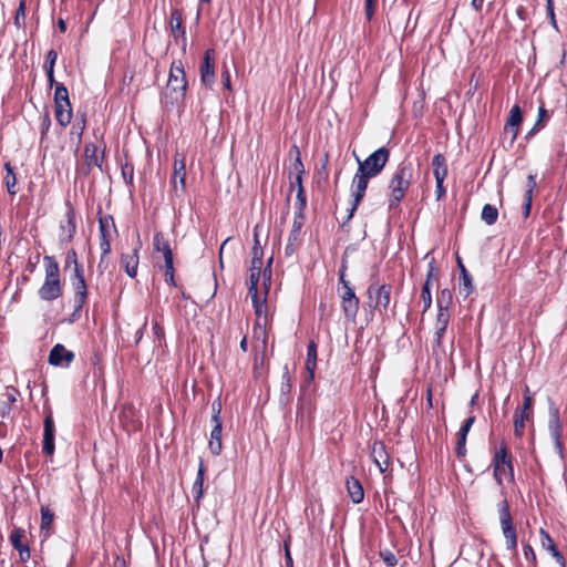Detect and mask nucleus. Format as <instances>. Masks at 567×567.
I'll return each instance as SVG.
<instances>
[{
	"mask_svg": "<svg viewBox=\"0 0 567 567\" xmlns=\"http://www.w3.org/2000/svg\"><path fill=\"white\" fill-rule=\"evenodd\" d=\"M55 104V118L61 126H66L70 124L72 120V107L71 103L69 106H65L63 103H54Z\"/></svg>",
	"mask_w": 567,
	"mask_h": 567,
	"instance_id": "c756f323",
	"label": "nucleus"
},
{
	"mask_svg": "<svg viewBox=\"0 0 567 567\" xmlns=\"http://www.w3.org/2000/svg\"><path fill=\"white\" fill-rule=\"evenodd\" d=\"M214 50L207 49L204 53V61L200 66V81L206 87L215 83V65L213 62Z\"/></svg>",
	"mask_w": 567,
	"mask_h": 567,
	"instance_id": "dca6fc26",
	"label": "nucleus"
},
{
	"mask_svg": "<svg viewBox=\"0 0 567 567\" xmlns=\"http://www.w3.org/2000/svg\"><path fill=\"white\" fill-rule=\"evenodd\" d=\"M54 103H63L65 106H69V103H70L69 92H68V89L62 83H59L55 85Z\"/></svg>",
	"mask_w": 567,
	"mask_h": 567,
	"instance_id": "37998d69",
	"label": "nucleus"
},
{
	"mask_svg": "<svg viewBox=\"0 0 567 567\" xmlns=\"http://www.w3.org/2000/svg\"><path fill=\"white\" fill-rule=\"evenodd\" d=\"M4 169H6L7 174L3 177V182H4L6 186H7L8 193L10 195H16L17 194V189H16L17 177H16L13 167L11 166L10 163H6L4 164Z\"/></svg>",
	"mask_w": 567,
	"mask_h": 567,
	"instance_id": "4c0bfd02",
	"label": "nucleus"
},
{
	"mask_svg": "<svg viewBox=\"0 0 567 567\" xmlns=\"http://www.w3.org/2000/svg\"><path fill=\"white\" fill-rule=\"evenodd\" d=\"M54 433H55V426L53 421L52 411L49 409L44 421H43V442H42V452L45 455H53L55 450L54 444Z\"/></svg>",
	"mask_w": 567,
	"mask_h": 567,
	"instance_id": "ddd939ff",
	"label": "nucleus"
},
{
	"mask_svg": "<svg viewBox=\"0 0 567 567\" xmlns=\"http://www.w3.org/2000/svg\"><path fill=\"white\" fill-rule=\"evenodd\" d=\"M73 291H74V311L73 317H75L84 307L87 301V285L85 281V276L70 278Z\"/></svg>",
	"mask_w": 567,
	"mask_h": 567,
	"instance_id": "4468645a",
	"label": "nucleus"
},
{
	"mask_svg": "<svg viewBox=\"0 0 567 567\" xmlns=\"http://www.w3.org/2000/svg\"><path fill=\"white\" fill-rule=\"evenodd\" d=\"M389 157L390 151L384 146L380 147L372 154H370L364 161H360L358 158V168L360 169V172H363L372 177H375L382 172V169L384 168L389 161Z\"/></svg>",
	"mask_w": 567,
	"mask_h": 567,
	"instance_id": "1a4fd4ad",
	"label": "nucleus"
},
{
	"mask_svg": "<svg viewBox=\"0 0 567 567\" xmlns=\"http://www.w3.org/2000/svg\"><path fill=\"white\" fill-rule=\"evenodd\" d=\"M186 89L187 80L184 65L181 60L173 61L164 95L166 103L178 104L183 102L186 94Z\"/></svg>",
	"mask_w": 567,
	"mask_h": 567,
	"instance_id": "7ed1b4c3",
	"label": "nucleus"
},
{
	"mask_svg": "<svg viewBox=\"0 0 567 567\" xmlns=\"http://www.w3.org/2000/svg\"><path fill=\"white\" fill-rule=\"evenodd\" d=\"M74 353L63 344H55L49 353V363L54 367L68 368L74 360Z\"/></svg>",
	"mask_w": 567,
	"mask_h": 567,
	"instance_id": "2eb2a0df",
	"label": "nucleus"
},
{
	"mask_svg": "<svg viewBox=\"0 0 567 567\" xmlns=\"http://www.w3.org/2000/svg\"><path fill=\"white\" fill-rule=\"evenodd\" d=\"M272 260L274 258L270 257L267 261V267L264 269L262 271V279H264V286H265V289H266V295L268 292V289L270 287V282H271V264H272Z\"/></svg>",
	"mask_w": 567,
	"mask_h": 567,
	"instance_id": "603ef678",
	"label": "nucleus"
},
{
	"mask_svg": "<svg viewBox=\"0 0 567 567\" xmlns=\"http://www.w3.org/2000/svg\"><path fill=\"white\" fill-rule=\"evenodd\" d=\"M25 20V0H20L19 7L14 16V24L20 29L24 24Z\"/></svg>",
	"mask_w": 567,
	"mask_h": 567,
	"instance_id": "de8ad7c7",
	"label": "nucleus"
},
{
	"mask_svg": "<svg viewBox=\"0 0 567 567\" xmlns=\"http://www.w3.org/2000/svg\"><path fill=\"white\" fill-rule=\"evenodd\" d=\"M45 278L38 290L41 300L53 301L62 296L59 264L53 256H44Z\"/></svg>",
	"mask_w": 567,
	"mask_h": 567,
	"instance_id": "f03ea898",
	"label": "nucleus"
},
{
	"mask_svg": "<svg viewBox=\"0 0 567 567\" xmlns=\"http://www.w3.org/2000/svg\"><path fill=\"white\" fill-rule=\"evenodd\" d=\"M4 401L0 402V416L8 417L11 413L12 406L17 403L20 392L14 386H7L3 393Z\"/></svg>",
	"mask_w": 567,
	"mask_h": 567,
	"instance_id": "412c9836",
	"label": "nucleus"
},
{
	"mask_svg": "<svg viewBox=\"0 0 567 567\" xmlns=\"http://www.w3.org/2000/svg\"><path fill=\"white\" fill-rule=\"evenodd\" d=\"M465 445H466V436L458 434L457 444H456V449H455V453H456L457 457H464L466 455Z\"/></svg>",
	"mask_w": 567,
	"mask_h": 567,
	"instance_id": "680f3d73",
	"label": "nucleus"
},
{
	"mask_svg": "<svg viewBox=\"0 0 567 567\" xmlns=\"http://www.w3.org/2000/svg\"><path fill=\"white\" fill-rule=\"evenodd\" d=\"M539 535L542 547L551 554L557 564H559L561 567H565V558L563 554L557 549L550 535L543 528H540Z\"/></svg>",
	"mask_w": 567,
	"mask_h": 567,
	"instance_id": "aec40b11",
	"label": "nucleus"
},
{
	"mask_svg": "<svg viewBox=\"0 0 567 567\" xmlns=\"http://www.w3.org/2000/svg\"><path fill=\"white\" fill-rule=\"evenodd\" d=\"M494 478L499 486H503V480H514V468L512 463V456L508 454L507 446L502 443L495 451L493 457Z\"/></svg>",
	"mask_w": 567,
	"mask_h": 567,
	"instance_id": "39448f33",
	"label": "nucleus"
},
{
	"mask_svg": "<svg viewBox=\"0 0 567 567\" xmlns=\"http://www.w3.org/2000/svg\"><path fill=\"white\" fill-rule=\"evenodd\" d=\"M421 299L423 301V312L427 311L432 306L431 288L429 282H424L421 291Z\"/></svg>",
	"mask_w": 567,
	"mask_h": 567,
	"instance_id": "49530a36",
	"label": "nucleus"
},
{
	"mask_svg": "<svg viewBox=\"0 0 567 567\" xmlns=\"http://www.w3.org/2000/svg\"><path fill=\"white\" fill-rule=\"evenodd\" d=\"M359 298L348 299L341 301V307L344 317L348 321L354 322L359 311Z\"/></svg>",
	"mask_w": 567,
	"mask_h": 567,
	"instance_id": "2f4dec72",
	"label": "nucleus"
},
{
	"mask_svg": "<svg viewBox=\"0 0 567 567\" xmlns=\"http://www.w3.org/2000/svg\"><path fill=\"white\" fill-rule=\"evenodd\" d=\"M371 457L373 460V463L377 465L381 473H385L388 471L390 458L383 443H373L371 449Z\"/></svg>",
	"mask_w": 567,
	"mask_h": 567,
	"instance_id": "a211bd4d",
	"label": "nucleus"
},
{
	"mask_svg": "<svg viewBox=\"0 0 567 567\" xmlns=\"http://www.w3.org/2000/svg\"><path fill=\"white\" fill-rule=\"evenodd\" d=\"M204 475H205V466H204L203 462H200L198 471H197L196 480L192 487V494L197 503L200 501V498L203 497V493H204V491H203Z\"/></svg>",
	"mask_w": 567,
	"mask_h": 567,
	"instance_id": "473e14b6",
	"label": "nucleus"
},
{
	"mask_svg": "<svg viewBox=\"0 0 567 567\" xmlns=\"http://www.w3.org/2000/svg\"><path fill=\"white\" fill-rule=\"evenodd\" d=\"M121 171H122V177H123L124 182L127 185L132 186L133 185V179H134V167H133V165L131 163L126 162V163H124L122 165Z\"/></svg>",
	"mask_w": 567,
	"mask_h": 567,
	"instance_id": "09e8293b",
	"label": "nucleus"
},
{
	"mask_svg": "<svg viewBox=\"0 0 567 567\" xmlns=\"http://www.w3.org/2000/svg\"><path fill=\"white\" fill-rule=\"evenodd\" d=\"M121 264L124 267L127 276L131 278H134L137 274V267H138L137 250L135 249L134 252L131 255H122Z\"/></svg>",
	"mask_w": 567,
	"mask_h": 567,
	"instance_id": "cd10ccee",
	"label": "nucleus"
},
{
	"mask_svg": "<svg viewBox=\"0 0 567 567\" xmlns=\"http://www.w3.org/2000/svg\"><path fill=\"white\" fill-rule=\"evenodd\" d=\"M522 121L523 115L520 107L518 105H514L509 112V117L505 126V133H511V143H514V141L517 138Z\"/></svg>",
	"mask_w": 567,
	"mask_h": 567,
	"instance_id": "6ab92c4d",
	"label": "nucleus"
},
{
	"mask_svg": "<svg viewBox=\"0 0 567 567\" xmlns=\"http://www.w3.org/2000/svg\"><path fill=\"white\" fill-rule=\"evenodd\" d=\"M536 175H528L526 192H525V204H524V215L527 217L530 213L533 192L536 187Z\"/></svg>",
	"mask_w": 567,
	"mask_h": 567,
	"instance_id": "72a5a7b5",
	"label": "nucleus"
},
{
	"mask_svg": "<svg viewBox=\"0 0 567 567\" xmlns=\"http://www.w3.org/2000/svg\"><path fill=\"white\" fill-rule=\"evenodd\" d=\"M392 286L389 284H371L368 288V298L370 307L377 310L381 316L386 315L391 301Z\"/></svg>",
	"mask_w": 567,
	"mask_h": 567,
	"instance_id": "0eeeda50",
	"label": "nucleus"
},
{
	"mask_svg": "<svg viewBox=\"0 0 567 567\" xmlns=\"http://www.w3.org/2000/svg\"><path fill=\"white\" fill-rule=\"evenodd\" d=\"M66 212L59 223V241L65 245L73 240L76 233L75 210L70 200L65 202Z\"/></svg>",
	"mask_w": 567,
	"mask_h": 567,
	"instance_id": "9d476101",
	"label": "nucleus"
},
{
	"mask_svg": "<svg viewBox=\"0 0 567 567\" xmlns=\"http://www.w3.org/2000/svg\"><path fill=\"white\" fill-rule=\"evenodd\" d=\"M474 422H475V416L474 415L468 416L464 421L463 425L461 426L458 434L467 436V434H468L472 425L474 424Z\"/></svg>",
	"mask_w": 567,
	"mask_h": 567,
	"instance_id": "69168bd1",
	"label": "nucleus"
},
{
	"mask_svg": "<svg viewBox=\"0 0 567 567\" xmlns=\"http://www.w3.org/2000/svg\"><path fill=\"white\" fill-rule=\"evenodd\" d=\"M549 115H548V112L547 110L542 105L539 106L538 109V120L536 122V124L534 125V127L530 130V132L528 133V135H532L534 134L537 130H538V126L539 124L543 122V121H546L548 120Z\"/></svg>",
	"mask_w": 567,
	"mask_h": 567,
	"instance_id": "052dcab7",
	"label": "nucleus"
},
{
	"mask_svg": "<svg viewBox=\"0 0 567 567\" xmlns=\"http://www.w3.org/2000/svg\"><path fill=\"white\" fill-rule=\"evenodd\" d=\"M105 221L106 219H100V249L102 256H106L111 252V243L106 236Z\"/></svg>",
	"mask_w": 567,
	"mask_h": 567,
	"instance_id": "a19ab883",
	"label": "nucleus"
},
{
	"mask_svg": "<svg viewBox=\"0 0 567 567\" xmlns=\"http://www.w3.org/2000/svg\"><path fill=\"white\" fill-rule=\"evenodd\" d=\"M212 412H213L212 422L213 423L221 422V417H220L221 402H220V400H215L212 403Z\"/></svg>",
	"mask_w": 567,
	"mask_h": 567,
	"instance_id": "bf43d9fd",
	"label": "nucleus"
},
{
	"mask_svg": "<svg viewBox=\"0 0 567 567\" xmlns=\"http://www.w3.org/2000/svg\"><path fill=\"white\" fill-rule=\"evenodd\" d=\"M221 431H223V422L214 423V426L210 432L208 447L213 455L217 456L220 454L223 444H221Z\"/></svg>",
	"mask_w": 567,
	"mask_h": 567,
	"instance_id": "393cba45",
	"label": "nucleus"
},
{
	"mask_svg": "<svg viewBox=\"0 0 567 567\" xmlns=\"http://www.w3.org/2000/svg\"><path fill=\"white\" fill-rule=\"evenodd\" d=\"M302 223L298 221L297 219L293 220L292 229L290 230L288 243L285 247V255L287 257L292 256L298 247L299 240H300V231H301Z\"/></svg>",
	"mask_w": 567,
	"mask_h": 567,
	"instance_id": "5701e85b",
	"label": "nucleus"
},
{
	"mask_svg": "<svg viewBox=\"0 0 567 567\" xmlns=\"http://www.w3.org/2000/svg\"><path fill=\"white\" fill-rule=\"evenodd\" d=\"M413 165L411 162H401L389 182V209H396L411 186Z\"/></svg>",
	"mask_w": 567,
	"mask_h": 567,
	"instance_id": "f257e3e1",
	"label": "nucleus"
},
{
	"mask_svg": "<svg viewBox=\"0 0 567 567\" xmlns=\"http://www.w3.org/2000/svg\"><path fill=\"white\" fill-rule=\"evenodd\" d=\"M58 59V53L52 49L47 53L44 70L45 71H54V65Z\"/></svg>",
	"mask_w": 567,
	"mask_h": 567,
	"instance_id": "6e6d98bb",
	"label": "nucleus"
},
{
	"mask_svg": "<svg viewBox=\"0 0 567 567\" xmlns=\"http://www.w3.org/2000/svg\"><path fill=\"white\" fill-rule=\"evenodd\" d=\"M375 2L377 0H364V10L368 21H370L373 18Z\"/></svg>",
	"mask_w": 567,
	"mask_h": 567,
	"instance_id": "338daca9",
	"label": "nucleus"
},
{
	"mask_svg": "<svg viewBox=\"0 0 567 567\" xmlns=\"http://www.w3.org/2000/svg\"><path fill=\"white\" fill-rule=\"evenodd\" d=\"M165 267V281L172 286H175V278H174V261H167L164 262Z\"/></svg>",
	"mask_w": 567,
	"mask_h": 567,
	"instance_id": "4d7b16f0",
	"label": "nucleus"
},
{
	"mask_svg": "<svg viewBox=\"0 0 567 567\" xmlns=\"http://www.w3.org/2000/svg\"><path fill=\"white\" fill-rule=\"evenodd\" d=\"M169 25H171V31H172L173 35L175 38L182 37L183 42L185 43L186 42V31H185V28L183 27L182 13L177 9H174L171 12Z\"/></svg>",
	"mask_w": 567,
	"mask_h": 567,
	"instance_id": "bb28decb",
	"label": "nucleus"
},
{
	"mask_svg": "<svg viewBox=\"0 0 567 567\" xmlns=\"http://www.w3.org/2000/svg\"><path fill=\"white\" fill-rule=\"evenodd\" d=\"M548 432L559 458L564 460L565 449L563 443V424L560 421L559 408L555 405L554 402H550L548 408Z\"/></svg>",
	"mask_w": 567,
	"mask_h": 567,
	"instance_id": "6e6552de",
	"label": "nucleus"
},
{
	"mask_svg": "<svg viewBox=\"0 0 567 567\" xmlns=\"http://www.w3.org/2000/svg\"><path fill=\"white\" fill-rule=\"evenodd\" d=\"M347 491L354 504H359L363 501L364 492L363 487L359 480L354 478L353 476L349 477L347 480Z\"/></svg>",
	"mask_w": 567,
	"mask_h": 567,
	"instance_id": "a878e982",
	"label": "nucleus"
},
{
	"mask_svg": "<svg viewBox=\"0 0 567 567\" xmlns=\"http://www.w3.org/2000/svg\"><path fill=\"white\" fill-rule=\"evenodd\" d=\"M249 271H250V274H249L248 293L251 297L252 306H254L255 312L258 317V321L256 323V327L254 328V334L258 339L262 338V347L265 348L266 343H267V333L261 328V324L259 322V319L266 309V297L262 300H260L259 296H258V284H259L261 271H255V270H249Z\"/></svg>",
	"mask_w": 567,
	"mask_h": 567,
	"instance_id": "20e7f679",
	"label": "nucleus"
},
{
	"mask_svg": "<svg viewBox=\"0 0 567 567\" xmlns=\"http://www.w3.org/2000/svg\"><path fill=\"white\" fill-rule=\"evenodd\" d=\"M432 168L435 179L446 178L447 176V164L444 155L436 154L432 158Z\"/></svg>",
	"mask_w": 567,
	"mask_h": 567,
	"instance_id": "c85d7f7f",
	"label": "nucleus"
},
{
	"mask_svg": "<svg viewBox=\"0 0 567 567\" xmlns=\"http://www.w3.org/2000/svg\"><path fill=\"white\" fill-rule=\"evenodd\" d=\"M533 416L525 415V413H522L520 411L514 412V434L516 437H523L525 433V422L532 420Z\"/></svg>",
	"mask_w": 567,
	"mask_h": 567,
	"instance_id": "f704fd0d",
	"label": "nucleus"
},
{
	"mask_svg": "<svg viewBox=\"0 0 567 567\" xmlns=\"http://www.w3.org/2000/svg\"><path fill=\"white\" fill-rule=\"evenodd\" d=\"M546 10H547V16L549 18V21H550V24L557 29V21H556V17H555V8H554V0H546Z\"/></svg>",
	"mask_w": 567,
	"mask_h": 567,
	"instance_id": "e2e57ef3",
	"label": "nucleus"
},
{
	"mask_svg": "<svg viewBox=\"0 0 567 567\" xmlns=\"http://www.w3.org/2000/svg\"><path fill=\"white\" fill-rule=\"evenodd\" d=\"M280 390H281L282 395L289 394L291 391V378H290V373L288 370V365H285V368H284L282 382H281Z\"/></svg>",
	"mask_w": 567,
	"mask_h": 567,
	"instance_id": "8fccbe9b",
	"label": "nucleus"
},
{
	"mask_svg": "<svg viewBox=\"0 0 567 567\" xmlns=\"http://www.w3.org/2000/svg\"><path fill=\"white\" fill-rule=\"evenodd\" d=\"M380 557L388 567H394L398 564L396 556L389 549L381 550Z\"/></svg>",
	"mask_w": 567,
	"mask_h": 567,
	"instance_id": "3c124183",
	"label": "nucleus"
},
{
	"mask_svg": "<svg viewBox=\"0 0 567 567\" xmlns=\"http://www.w3.org/2000/svg\"><path fill=\"white\" fill-rule=\"evenodd\" d=\"M54 514L48 508L41 507V533L47 538L50 536V526L53 523Z\"/></svg>",
	"mask_w": 567,
	"mask_h": 567,
	"instance_id": "e433bc0d",
	"label": "nucleus"
},
{
	"mask_svg": "<svg viewBox=\"0 0 567 567\" xmlns=\"http://www.w3.org/2000/svg\"><path fill=\"white\" fill-rule=\"evenodd\" d=\"M499 523L503 535L506 539V548L516 553L517 550V534L513 524V518L509 511V504L506 498L497 505Z\"/></svg>",
	"mask_w": 567,
	"mask_h": 567,
	"instance_id": "423d86ee",
	"label": "nucleus"
},
{
	"mask_svg": "<svg viewBox=\"0 0 567 567\" xmlns=\"http://www.w3.org/2000/svg\"><path fill=\"white\" fill-rule=\"evenodd\" d=\"M340 298L342 300L353 299L358 298L354 293V290L351 288V286H347L342 288V291L340 292Z\"/></svg>",
	"mask_w": 567,
	"mask_h": 567,
	"instance_id": "774afa93",
	"label": "nucleus"
},
{
	"mask_svg": "<svg viewBox=\"0 0 567 567\" xmlns=\"http://www.w3.org/2000/svg\"><path fill=\"white\" fill-rule=\"evenodd\" d=\"M481 217L487 225H494L498 218V210L494 205L486 204L482 209Z\"/></svg>",
	"mask_w": 567,
	"mask_h": 567,
	"instance_id": "ea45409f",
	"label": "nucleus"
},
{
	"mask_svg": "<svg viewBox=\"0 0 567 567\" xmlns=\"http://www.w3.org/2000/svg\"><path fill=\"white\" fill-rule=\"evenodd\" d=\"M63 269L65 272H70V278H76L84 276L83 265L79 261L78 252L71 248L65 254Z\"/></svg>",
	"mask_w": 567,
	"mask_h": 567,
	"instance_id": "f3484780",
	"label": "nucleus"
},
{
	"mask_svg": "<svg viewBox=\"0 0 567 567\" xmlns=\"http://www.w3.org/2000/svg\"><path fill=\"white\" fill-rule=\"evenodd\" d=\"M450 322V313L449 310H437L435 327H444L447 328Z\"/></svg>",
	"mask_w": 567,
	"mask_h": 567,
	"instance_id": "5fc2aeb1",
	"label": "nucleus"
},
{
	"mask_svg": "<svg viewBox=\"0 0 567 567\" xmlns=\"http://www.w3.org/2000/svg\"><path fill=\"white\" fill-rule=\"evenodd\" d=\"M370 178H373V177L363 172H360V169L358 168V172L355 173L353 181H352L353 203L349 209L347 219L342 225H344L347 221H349L353 217L354 212L357 210L360 202L364 197Z\"/></svg>",
	"mask_w": 567,
	"mask_h": 567,
	"instance_id": "9b49d317",
	"label": "nucleus"
},
{
	"mask_svg": "<svg viewBox=\"0 0 567 567\" xmlns=\"http://www.w3.org/2000/svg\"><path fill=\"white\" fill-rule=\"evenodd\" d=\"M516 411H520L522 413H525V415L528 414L533 416V398L528 386H526L524 391L523 405L517 406Z\"/></svg>",
	"mask_w": 567,
	"mask_h": 567,
	"instance_id": "79ce46f5",
	"label": "nucleus"
},
{
	"mask_svg": "<svg viewBox=\"0 0 567 567\" xmlns=\"http://www.w3.org/2000/svg\"><path fill=\"white\" fill-rule=\"evenodd\" d=\"M317 367V343L315 341H310L307 347V361L306 369L309 372V379H313L315 370Z\"/></svg>",
	"mask_w": 567,
	"mask_h": 567,
	"instance_id": "7c9ffc66",
	"label": "nucleus"
},
{
	"mask_svg": "<svg viewBox=\"0 0 567 567\" xmlns=\"http://www.w3.org/2000/svg\"><path fill=\"white\" fill-rule=\"evenodd\" d=\"M50 126H51L50 116L48 114H45V115H43L41 117V123H40L41 140L44 138V136L47 135Z\"/></svg>",
	"mask_w": 567,
	"mask_h": 567,
	"instance_id": "0e129e2a",
	"label": "nucleus"
},
{
	"mask_svg": "<svg viewBox=\"0 0 567 567\" xmlns=\"http://www.w3.org/2000/svg\"><path fill=\"white\" fill-rule=\"evenodd\" d=\"M307 205V198L305 194L303 187H300V189H297V202H296V216L302 218L303 217V209Z\"/></svg>",
	"mask_w": 567,
	"mask_h": 567,
	"instance_id": "a18cd8bd",
	"label": "nucleus"
},
{
	"mask_svg": "<svg viewBox=\"0 0 567 567\" xmlns=\"http://www.w3.org/2000/svg\"><path fill=\"white\" fill-rule=\"evenodd\" d=\"M24 535H25V532L21 527H14L11 530L9 539L14 549L18 550L19 548L24 546V544H22V542H21V539L24 537Z\"/></svg>",
	"mask_w": 567,
	"mask_h": 567,
	"instance_id": "c03bdc74",
	"label": "nucleus"
},
{
	"mask_svg": "<svg viewBox=\"0 0 567 567\" xmlns=\"http://www.w3.org/2000/svg\"><path fill=\"white\" fill-rule=\"evenodd\" d=\"M254 241H255V244H254V247H252V250H251L252 258L262 259L264 251H262V248H261L260 243H259V238H258V234H257V227L255 228Z\"/></svg>",
	"mask_w": 567,
	"mask_h": 567,
	"instance_id": "13d9d810",
	"label": "nucleus"
},
{
	"mask_svg": "<svg viewBox=\"0 0 567 567\" xmlns=\"http://www.w3.org/2000/svg\"><path fill=\"white\" fill-rule=\"evenodd\" d=\"M153 246L156 252H161L164 258V262L173 260V252L168 240L162 233H156L153 237Z\"/></svg>",
	"mask_w": 567,
	"mask_h": 567,
	"instance_id": "b1692460",
	"label": "nucleus"
},
{
	"mask_svg": "<svg viewBox=\"0 0 567 567\" xmlns=\"http://www.w3.org/2000/svg\"><path fill=\"white\" fill-rule=\"evenodd\" d=\"M171 185L176 196H182L186 189V161L179 153L174 157V169L171 178Z\"/></svg>",
	"mask_w": 567,
	"mask_h": 567,
	"instance_id": "f8f14e48",
	"label": "nucleus"
},
{
	"mask_svg": "<svg viewBox=\"0 0 567 567\" xmlns=\"http://www.w3.org/2000/svg\"><path fill=\"white\" fill-rule=\"evenodd\" d=\"M460 265V285H458V295L466 299L473 291V279L468 274L464 265L458 260Z\"/></svg>",
	"mask_w": 567,
	"mask_h": 567,
	"instance_id": "4be33fe9",
	"label": "nucleus"
},
{
	"mask_svg": "<svg viewBox=\"0 0 567 567\" xmlns=\"http://www.w3.org/2000/svg\"><path fill=\"white\" fill-rule=\"evenodd\" d=\"M523 551L526 560H528L532 567H537V559L534 548L529 544L523 546Z\"/></svg>",
	"mask_w": 567,
	"mask_h": 567,
	"instance_id": "864d4df0",
	"label": "nucleus"
},
{
	"mask_svg": "<svg viewBox=\"0 0 567 567\" xmlns=\"http://www.w3.org/2000/svg\"><path fill=\"white\" fill-rule=\"evenodd\" d=\"M452 299V291L450 289H442L436 297L437 310H449Z\"/></svg>",
	"mask_w": 567,
	"mask_h": 567,
	"instance_id": "58836bf2",
	"label": "nucleus"
},
{
	"mask_svg": "<svg viewBox=\"0 0 567 567\" xmlns=\"http://www.w3.org/2000/svg\"><path fill=\"white\" fill-rule=\"evenodd\" d=\"M84 157L89 166L95 165L101 167L102 158L97 155V146L93 143L85 145Z\"/></svg>",
	"mask_w": 567,
	"mask_h": 567,
	"instance_id": "c9c22d12",
	"label": "nucleus"
}]
</instances>
